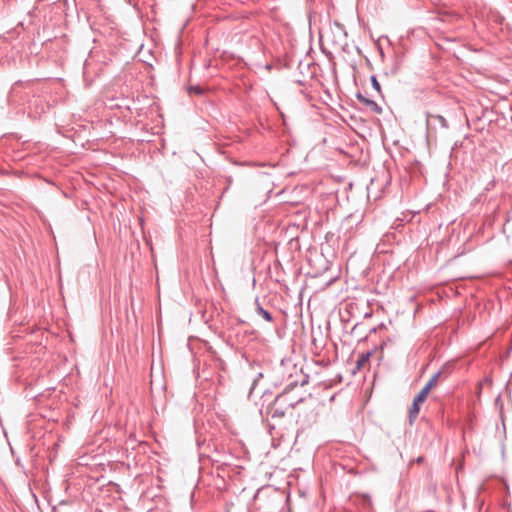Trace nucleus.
Here are the masks:
<instances>
[{
    "label": "nucleus",
    "mask_w": 512,
    "mask_h": 512,
    "mask_svg": "<svg viewBox=\"0 0 512 512\" xmlns=\"http://www.w3.org/2000/svg\"><path fill=\"white\" fill-rule=\"evenodd\" d=\"M298 381L293 380L290 381L282 393L278 394L275 400L268 406V414L271 418H282L286 410L289 408H294L298 403L303 401L302 397H289V393L298 386Z\"/></svg>",
    "instance_id": "f257e3e1"
},
{
    "label": "nucleus",
    "mask_w": 512,
    "mask_h": 512,
    "mask_svg": "<svg viewBox=\"0 0 512 512\" xmlns=\"http://www.w3.org/2000/svg\"><path fill=\"white\" fill-rule=\"evenodd\" d=\"M482 17H485L486 25L493 31L502 30L505 23V18L497 11L489 9L486 15L482 12Z\"/></svg>",
    "instance_id": "f03ea898"
},
{
    "label": "nucleus",
    "mask_w": 512,
    "mask_h": 512,
    "mask_svg": "<svg viewBox=\"0 0 512 512\" xmlns=\"http://www.w3.org/2000/svg\"><path fill=\"white\" fill-rule=\"evenodd\" d=\"M426 400L425 397H421V395L418 393L414 399H413V403L410 407V410H409V422L410 424H413L414 420L416 419V417L418 416L419 414V411H420V405Z\"/></svg>",
    "instance_id": "7ed1b4c3"
},
{
    "label": "nucleus",
    "mask_w": 512,
    "mask_h": 512,
    "mask_svg": "<svg viewBox=\"0 0 512 512\" xmlns=\"http://www.w3.org/2000/svg\"><path fill=\"white\" fill-rule=\"evenodd\" d=\"M356 98L358 99V101L360 103H362L363 105L368 107L372 112H374L376 114L382 113V107L378 103H376L374 100L362 95L361 93H357Z\"/></svg>",
    "instance_id": "20e7f679"
},
{
    "label": "nucleus",
    "mask_w": 512,
    "mask_h": 512,
    "mask_svg": "<svg viewBox=\"0 0 512 512\" xmlns=\"http://www.w3.org/2000/svg\"><path fill=\"white\" fill-rule=\"evenodd\" d=\"M256 313L259 316H261L264 320H266L267 322L271 323L274 321L272 314L268 310H266L262 307L258 298H256Z\"/></svg>",
    "instance_id": "39448f33"
},
{
    "label": "nucleus",
    "mask_w": 512,
    "mask_h": 512,
    "mask_svg": "<svg viewBox=\"0 0 512 512\" xmlns=\"http://www.w3.org/2000/svg\"><path fill=\"white\" fill-rule=\"evenodd\" d=\"M427 123L428 125L438 124L442 128H447L448 126L446 119L442 115H428Z\"/></svg>",
    "instance_id": "423d86ee"
},
{
    "label": "nucleus",
    "mask_w": 512,
    "mask_h": 512,
    "mask_svg": "<svg viewBox=\"0 0 512 512\" xmlns=\"http://www.w3.org/2000/svg\"><path fill=\"white\" fill-rule=\"evenodd\" d=\"M371 352L361 353L356 360V369L363 367L370 359Z\"/></svg>",
    "instance_id": "0eeeda50"
},
{
    "label": "nucleus",
    "mask_w": 512,
    "mask_h": 512,
    "mask_svg": "<svg viewBox=\"0 0 512 512\" xmlns=\"http://www.w3.org/2000/svg\"><path fill=\"white\" fill-rule=\"evenodd\" d=\"M442 374V371H438L436 372L431 378L430 380L426 383V386L429 388V389H432L436 384H437V381L440 377V375Z\"/></svg>",
    "instance_id": "6e6552de"
},
{
    "label": "nucleus",
    "mask_w": 512,
    "mask_h": 512,
    "mask_svg": "<svg viewBox=\"0 0 512 512\" xmlns=\"http://www.w3.org/2000/svg\"><path fill=\"white\" fill-rule=\"evenodd\" d=\"M370 81H371V85L372 87L379 93L381 94V85L379 83V81L377 80V77L375 75H372L370 77Z\"/></svg>",
    "instance_id": "1a4fd4ad"
},
{
    "label": "nucleus",
    "mask_w": 512,
    "mask_h": 512,
    "mask_svg": "<svg viewBox=\"0 0 512 512\" xmlns=\"http://www.w3.org/2000/svg\"><path fill=\"white\" fill-rule=\"evenodd\" d=\"M431 389H429L426 385L421 389V391L419 392V394L421 395V397H425L427 398L429 392H430Z\"/></svg>",
    "instance_id": "9d476101"
},
{
    "label": "nucleus",
    "mask_w": 512,
    "mask_h": 512,
    "mask_svg": "<svg viewBox=\"0 0 512 512\" xmlns=\"http://www.w3.org/2000/svg\"><path fill=\"white\" fill-rule=\"evenodd\" d=\"M233 337L237 338L238 342H243V339L239 338V333H238V331H236V329L232 330V332L230 334V339Z\"/></svg>",
    "instance_id": "9b49d317"
},
{
    "label": "nucleus",
    "mask_w": 512,
    "mask_h": 512,
    "mask_svg": "<svg viewBox=\"0 0 512 512\" xmlns=\"http://www.w3.org/2000/svg\"><path fill=\"white\" fill-rule=\"evenodd\" d=\"M308 378H309L308 375H304L300 382V386H302V387L305 386L308 383Z\"/></svg>",
    "instance_id": "f8f14e48"
},
{
    "label": "nucleus",
    "mask_w": 512,
    "mask_h": 512,
    "mask_svg": "<svg viewBox=\"0 0 512 512\" xmlns=\"http://www.w3.org/2000/svg\"><path fill=\"white\" fill-rule=\"evenodd\" d=\"M190 91L196 93V94H201L202 93V90L199 88V87H190Z\"/></svg>",
    "instance_id": "ddd939ff"
},
{
    "label": "nucleus",
    "mask_w": 512,
    "mask_h": 512,
    "mask_svg": "<svg viewBox=\"0 0 512 512\" xmlns=\"http://www.w3.org/2000/svg\"><path fill=\"white\" fill-rule=\"evenodd\" d=\"M257 380H258V379H254V380H253V384H252V386H251V391L254 389V387H255V385H256V383H257Z\"/></svg>",
    "instance_id": "4468645a"
},
{
    "label": "nucleus",
    "mask_w": 512,
    "mask_h": 512,
    "mask_svg": "<svg viewBox=\"0 0 512 512\" xmlns=\"http://www.w3.org/2000/svg\"><path fill=\"white\" fill-rule=\"evenodd\" d=\"M423 459H424V458H423L422 456H420V457H418V458H417V462H418V463H421V462L423 461Z\"/></svg>",
    "instance_id": "2eb2a0df"
},
{
    "label": "nucleus",
    "mask_w": 512,
    "mask_h": 512,
    "mask_svg": "<svg viewBox=\"0 0 512 512\" xmlns=\"http://www.w3.org/2000/svg\"><path fill=\"white\" fill-rule=\"evenodd\" d=\"M240 336H242V338H241V339H243V340H244V338H245V336H246V332H244V333H243V335H242V333H239V337H240Z\"/></svg>",
    "instance_id": "dca6fc26"
}]
</instances>
